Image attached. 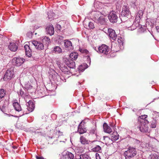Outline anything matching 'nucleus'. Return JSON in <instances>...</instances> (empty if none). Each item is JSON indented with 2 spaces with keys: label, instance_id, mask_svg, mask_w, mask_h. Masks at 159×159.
<instances>
[{
  "label": "nucleus",
  "instance_id": "46",
  "mask_svg": "<svg viewBox=\"0 0 159 159\" xmlns=\"http://www.w3.org/2000/svg\"><path fill=\"white\" fill-rule=\"evenodd\" d=\"M147 117V115H142L139 116L140 118L141 119V120H145Z\"/></svg>",
  "mask_w": 159,
  "mask_h": 159
},
{
  "label": "nucleus",
  "instance_id": "22",
  "mask_svg": "<svg viewBox=\"0 0 159 159\" xmlns=\"http://www.w3.org/2000/svg\"><path fill=\"white\" fill-rule=\"evenodd\" d=\"M10 50L12 51L15 52L17 50L18 48L17 43H11L9 46Z\"/></svg>",
  "mask_w": 159,
  "mask_h": 159
},
{
  "label": "nucleus",
  "instance_id": "53",
  "mask_svg": "<svg viewBox=\"0 0 159 159\" xmlns=\"http://www.w3.org/2000/svg\"><path fill=\"white\" fill-rule=\"evenodd\" d=\"M156 28L157 32H159V26H157L156 27Z\"/></svg>",
  "mask_w": 159,
  "mask_h": 159
},
{
  "label": "nucleus",
  "instance_id": "14",
  "mask_svg": "<svg viewBox=\"0 0 159 159\" xmlns=\"http://www.w3.org/2000/svg\"><path fill=\"white\" fill-rule=\"evenodd\" d=\"M64 47L65 49L67 50H72L73 48L71 42L68 39H65L64 40Z\"/></svg>",
  "mask_w": 159,
  "mask_h": 159
},
{
  "label": "nucleus",
  "instance_id": "38",
  "mask_svg": "<svg viewBox=\"0 0 159 159\" xmlns=\"http://www.w3.org/2000/svg\"><path fill=\"white\" fill-rule=\"evenodd\" d=\"M150 157L151 159H159V156L155 153L150 155Z\"/></svg>",
  "mask_w": 159,
  "mask_h": 159
},
{
  "label": "nucleus",
  "instance_id": "8",
  "mask_svg": "<svg viewBox=\"0 0 159 159\" xmlns=\"http://www.w3.org/2000/svg\"><path fill=\"white\" fill-rule=\"evenodd\" d=\"M143 14V13L142 10H139L138 11V13L137 14L135 18V23L137 22L136 25L134 28H133V29H135L137 27H138L139 26V23L140 21V19L142 17Z\"/></svg>",
  "mask_w": 159,
  "mask_h": 159
},
{
  "label": "nucleus",
  "instance_id": "23",
  "mask_svg": "<svg viewBox=\"0 0 159 159\" xmlns=\"http://www.w3.org/2000/svg\"><path fill=\"white\" fill-rule=\"evenodd\" d=\"M81 123L82 122L79 124L78 129V131L80 134H83L85 133L87 131L86 129L83 127L81 125Z\"/></svg>",
  "mask_w": 159,
  "mask_h": 159
},
{
  "label": "nucleus",
  "instance_id": "2",
  "mask_svg": "<svg viewBox=\"0 0 159 159\" xmlns=\"http://www.w3.org/2000/svg\"><path fill=\"white\" fill-rule=\"evenodd\" d=\"M136 153L135 148L130 147L127 151L125 152L124 155L125 159H131L136 155Z\"/></svg>",
  "mask_w": 159,
  "mask_h": 159
},
{
  "label": "nucleus",
  "instance_id": "12",
  "mask_svg": "<svg viewBox=\"0 0 159 159\" xmlns=\"http://www.w3.org/2000/svg\"><path fill=\"white\" fill-rule=\"evenodd\" d=\"M136 23L137 22L135 23V21L134 22L132 20V21L129 20L125 22V24L126 25V27L129 28V30H133L134 29H133V28L135 26Z\"/></svg>",
  "mask_w": 159,
  "mask_h": 159
},
{
  "label": "nucleus",
  "instance_id": "42",
  "mask_svg": "<svg viewBox=\"0 0 159 159\" xmlns=\"http://www.w3.org/2000/svg\"><path fill=\"white\" fill-rule=\"evenodd\" d=\"M66 156L70 159H73L74 157L73 154L70 152H68Z\"/></svg>",
  "mask_w": 159,
  "mask_h": 159
},
{
  "label": "nucleus",
  "instance_id": "15",
  "mask_svg": "<svg viewBox=\"0 0 159 159\" xmlns=\"http://www.w3.org/2000/svg\"><path fill=\"white\" fill-rule=\"evenodd\" d=\"M64 62L70 68H74L75 67V63L73 60L66 58L64 59Z\"/></svg>",
  "mask_w": 159,
  "mask_h": 159
},
{
  "label": "nucleus",
  "instance_id": "13",
  "mask_svg": "<svg viewBox=\"0 0 159 159\" xmlns=\"http://www.w3.org/2000/svg\"><path fill=\"white\" fill-rule=\"evenodd\" d=\"M108 35L110 38L113 40H115L116 38L117 34L116 33L115 31L111 29H108Z\"/></svg>",
  "mask_w": 159,
  "mask_h": 159
},
{
  "label": "nucleus",
  "instance_id": "3",
  "mask_svg": "<svg viewBox=\"0 0 159 159\" xmlns=\"http://www.w3.org/2000/svg\"><path fill=\"white\" fill-rule=\"evenodd\" d=\"M94 48L98 53L105 55L108 54L110 51L109 48L105 44H102L98 48L94 47Z\"/></svg>",
  "mask_w": 159,
  "mask_h": 159
},
{
  "label": "nucleus",
  "instance_id": "30",
  "mask_svg": "<svg viewBox=\"0 0 159 159\" xmlns=\"http://www.w3.org/2000/svg\"><path fill=\"white\" fill-rule=\"evenodd\" d=\"M70 57L71 60H75L77 58L78 54L76 52H72L70 55Z\"/></svg>",
  "mask_w": 159,
  "mask_h": 159
},
{
  "label": "nucleus",
  "instance_id": "29",
  "mask_svg": "<svg viewBox=\"0 0 159 159\" xmlns=\"http://www.w3.org/2000/svg\"><path fill=\"white\" fill-rule=\"evenodd\" d=\"M78 158L79 159H91L89 155L86 153L81 154Z\"/></svg>",
  "mask_w": 159,
  "mask_h": 159
},
{
  "label": "nucleus",
  "instance_id": "6",
  "mask_svg": "<svg viewBox=\"0 0 159 159\" xmlns=\"http://www.w3.org/2000/svg\"><path fill=\"white\" fill-rule=\"evenodd\" d=\"M25 61L24 59L19 57H17L14 58L12 59V61L13 63L16 66H19L22 64Z\"/></svg>",
  "mask_w": 159,
  "mask_h": 159
},
{
  "label": "nucleus",
  "instance_id": "36",
  "mask_svg": "<svg viewBox=\"0 0 159 159\" xmlns=\"http://www.w3.org/2000/svg\"><path fill=\"white\" fill-rule=\"evenodd\" d=\"M127 16H121H121H120V17L122 22H126L129 20Z\"/></svg>",
  "mask_w": 159,
  "mask_h": 159
},
{
  "label": "nucleus",
  "instance_id": "45",
  "mask_svg": "<svg viewBox=\"0 0 159 159\" xmlns=\"http://www.w3.org/2000/svg\"><path fill=\"white\" fill-rule=\"evenodd\" d=\"M102 14L104 16H107L108 13V11L106 10H104L101 12Z\"/></svg>",
  "mask_w": 159,
  "mask_h": 159
},
{
  "label": "nucleus",
  "instance_id": "41",
  "mask_svg": "<svg viewBox=\"0 0 159 159\" xmlns=\"http://www.w3.org/2000/svg\"><path fill=\"white\" fill-rule=\"evenodd\" d=\"M156 120H154L151 122L150 127L152 128H155L156 127Z\"/></svg>",
  "mask_w": 159,
  "mask_h": 159
},
{
  "label": "nucleus",
  "instance_id": "11",
  "mask_svg": "<svg viewBox=\"0 0 159 159\" xmlns=\"http://www.w3.org/2000/svg\"><path fill=\"white\" fill-rule=\"evenodd\" d=\"M80 52L84 54V57L87 58V63L89 65L91 63V59L90 57V53L88 51L85 49H81L80 50Z\"/></svg>",
  "mask_w": 159,
  "mask_h": 159
},
{
  "label": "nucleus",
  "instance_id": "5",
  "mask_svg": "<svg viewBox=\"0 0 159 159\" xmlns=\"http://www.w3.org/2000/svg\"><path fill=\"white\" fill-rule=\"evenodd\" d=\"M100 12L96 13L94 14V21L100 25H104L106 23L105 19L103 16L99 17Z\"/></svg>",
  "mask_w": 159,
  "mask_h": 159
},
{
  "label": "nucleus",
  "instance_id": "44",
  "mask_svg": "<svg viewBox=\"0 0 159 159\" xmlns=\"http://www.w3.org/2000/svg\"><path fill=\"white\" fill-rule=\"evenodd\" d=\"M115 45H116V46L117 45V44H116L115 43H112L111 49L115 52H117V50L115 49L114 48V47H115Z\"/></svg>",
  "mask_w": 159,
  "mask_h": 159
},
{
  "label": "nucleus",
  "instance_id": "33",
  "mask_svg": "<svg viewBox=\"0 0 159 159\" xmlns=\"http://www.w3.org/2000/svg\"><path fill=\"white\" fill-rule=\"evenodd\" d=\"M80 141L83 144H85L88 143V140L83 136L80 137Z\"/></svg>",
  "mask_w": 159,
  "mask_h": 159
},
{
  "label": "nucleus",
  "instance_id": "43",
  "mask_svg": "<svg viewBox=\"0 0 159 159\" xmlns=\"http://www.w3.org/2000/svg\"><path fill=\"white\" fill-rule=\"evenodd\" d=\"M24 87L25 89L28 90L31 89L32 87L30 85V84H25Z\"/></svg>",
  "mask_w": 159,
  "mask_h": 159
},
{
  "label": "nucleus",
  "instance_id": "39",
  "mask_svg": "<svg viewBox=\"0 0 159 159\" xmlns=\"http://www.w3.org/2000/svg\"><path fill=\"white\" fill-rule=\"evenodd\" d=\"M87 28L88 29H93L94 28V26L93 23L92 22H89L88 26H87Z\"/></svg>",
  "mask_w": 159,
  "mask_h": 159
},
{
  "label": "nucleus",
  "instance_id": "56",
  "mask_svg": "<svg viewBox=\"0 0 159 159\" xmlns=\"http://www.w3.org/2000/svg\"><path fill=\"white\" fill-rule=\"evenodd\" d=\"M97 156V153L96 154V156ZM96 157H97L96 159H97V156H96Z\"/></svg>",
  "mask_w": 159,
  "mask_h": 159
},
{
  "label": "nucleus",
  "instance_id": "18",
  "mask_svg": "<svg viewBox=\"0 0 159 159\" xmlns=\"http://www.w3.org/2000/svg\"><path fill=\"white\" fill-rule=\"evenodd\" d=\"M130 13L128 7L126 6H124L123 7L122 11L121 13V16H128L129 15Z\"/></svg>",
  "mask_w": 159,
  "mask_h": 159
},
{
  "label": "nucleus",
  "instance_id": "31",
  "mask_svg": "<svg viewBox=\"0 0 159 159\" xmlns=\"http://www.w3.org/2000/svg\"><path fill=\"white\" fill-rule=\"evenodd\" d=\"M89 133L90 134H96L97 133L96 127L95 125L92 128H91L89 130Z\"/></svg>",
  "mask_w": 159,
  "mask_h": 159
},
{
  "label": "nucleus",
  "instance_id": "19",
  "mask_svg": "<svg viewBox=\"0 0 159 159\" xmlns=\"http://www.w3.org/2000/svg\"><path fill=\"white\" fill-rule=\"evenodd\" d=\"M57 64L58 65V66H59V68H60V69L64 73V74H68L69 75H70L71 73L70 71L69 70H68L67 69V68L66 67L64 66V67H62L61 66V65L60 64H59V62L57 61Z\"/></svg>",
  "mask_w": 159,
  "mask_h": 159
},
{
  "label": "nucleus",
  "instance_id": "34",
  "mask_svg": "<svg viewBox=\"0 0 159 159\" xmlns=\"http://www.w3.org/2000/svg\"><path fill=\"white\" fill-rule=\"evenodd\" d=\"M48 15V19L49 20L51 19V20L53 18L54 16V13L52 12V11H50L49 12H48V13L47 14Z\"/></svg>",
  "mask_w": 159,
  "mask_h": 159
},
{
  "label": "nucleus",
  "instance_id": "4",
  "mask_svg": "<svg viewBox=\"0 0 159 159\" xmlns=\"http://www.w3.org/2000/svg\"><path fill=\"white\" fill-rule=\"evenodd\" d=\"M14 75V69L11 67L8 69L6 71L3 77L4 80H10L13 78Z\"/></svg>",
  "mask_w": 159,
  "mask_h": 159
},
{
  "label": "nucleus",
  "instance_id": "51",
  "mask_svg": "<svg viewBox=\"0 0 159 159\" xmlns=\"http://www.w3.org/2000/svg\"><path fill=\"white\" fill-rule=\"evenodd\" d=\"M57 27L59 30H60L61 28V25L59 24H57Z\"/></svg>",
  "mask_w": 159,
  "mask_h": 159
},
{
  "label": "nucleus",
  "instance_id": "26",
  "mask_svg": "<svg viewBox=\"0 0 159 159\" xmlns=\"http://www.w3.org/2000/svg\"><path fill=\"white\" fill-rule=\"evenodd\" d=\"M13 106L15 109L18 111H22V109L19 104L17 102H15L13 103Z\"/></svg>",
  "mask_w": 159,
  "mask_h": 159
},
{
  "label": "nucleus",
  "instance_id": "7",
  "mask_svg": "<svg viewBox=\"0 0 159 159\" xmlns=\"http://www.w3.org/2000/svg\"><path fill=\"white\" fill-rule=\"evenodd\" d=\"M108 17L111 23H115L117 21L118 17L116 12L114 11L110 12L108 14Z\"/></svg>",
  "mask_w": 159,
  "mask_h": 159
},
{
  "label": "nucleus",
  "instance_id": "16",
  "mask_svg": "<svg viewBox=\"0 0 159 159\" xmlns=\"http://www.w3.org/2000/svg\"><path fill=\"white\" fill-rule=\"evenodd\" d=\"M8 104V102L7 101L0 100V108L3 112L5 111V109L7 107Z\"/></svg>",
  "mask_w": 159,
  "mask_h": 159
},
{
  "label": "nucleus",
  "instance_id": "32",
  "mask_svg": "<svg viewBox=\"0 0 159 159\" xmlns=\"http://www.w3.org/2000/svg\"><path fill=\"white\" fill-rule=\"evenodd\" d=\"M53 51L56 53H59L62 52L61 48L59 46H56L54 48Z\"/></svg>",
  "mask_w": 159,
  "mask_h": 159
},
{
  "label": "nucleus",
  "instance_id": "55",
  "mask_svg": "<svg viewBox=\"0 0 159 159\" xmlns=\"http://www.w3.org/2000/svg\"><path fill=\"white\" fill-rule=\"evenodd\" d=\"M39 133V131H37V130L35 132V133Z\"/></svg>",
  "mask_w": 159,
  "mask_h": 159
},
{
  "label": "nucleus",
  "instance_id": "1",
  "mask_svg": "<svg viewBox=\"0 0 159 159\" xmlns=\"http://www.w3.org/2000/svg\"><path fill=\"white\" fill-rule=\"evenodd\" d=\"M148 121L146 120H140L138 123V128L140 131L143 133H148L149 128L147 125Z\"/></svg>",
  "mask_w": 159,
  "mask_h": 159
},
{
  "label": "nucleus",
  "instance_id": "25",
  "mask_svg": "<svg viewBox=\"0 0 159 159\" xmlns=\"http://www.w3.org/2000/svg\"><path fill=\"white\" fill-rule=\"evenodd\" d=\"M117 41L120 46V49H122L123 48H124V39L120 37H118L117 39Z\"/></svg>",
  "mask_w": 159,
  "mask_h": 159
},
{
  "label": "nucleus",
  "instance_id": "50",
  "mask_svg": "<svg viewBox=\"0 0 159 159\" xmlns=\"http://www.w3.org/2000/svg\"><path fill=\"white\" fill-rule=\"evenodd\" d=\"M63 76H61L60 77V78L63 81V82H66V79L65 78H64L63 79Z\"/></svg>",
  "mask_w": 159,
  "mask_h": 159
},
{
  "label": "nucleus",
  "instance_id": "52",
  "mask_svg": "<svg viewBox=\"0 0 159 159\" xmlns=\"http://www.w3.org/2000/svg\"><path fill=\"white\" fill-rule=\"evenodd\" d=\"M28 113L27 112H22V113L21 114H20V116H22L23 115H24V114H28Z\"/></svg>",
  "mask_w": 159,
  "mask_h": 159
},
{
  "label": "nucleus",
  "instance_id": "37",
  "mask_svg": "<svg viewBox=\"0 0 159 159\" xmlns=\"http://www.w3.org/2000/svg\"><path fill=\"white\" fill-rule=\"evenodd\" d=\"M5 93L4 89H1L0 90V100H1L5 95Z\"/></svg>",
  "mask_w": 159,
  "mask_h": 159
},
{
  "label": "nucleus",
  "instance_id": "54",
  "mask_svg": "<svg viewBox=\"0 0 159 159\" xmlns=\"http://www.w3.org/2000/svg\"><path fill=\"white\" fill-rule=\"evenodd\" d=\"M98 2H95L94 3V6L96 7L97 8H98L97 7V4H98Z\"/></svg>",
  "mask_w": 159,
  "mask_h": 159
},
{
  "label": "nucleus",
  "instance_id": "20",
  "mask_svg": "<svg viewBox=\"0 0 159 159\" xmlns=\"http://www.w3.org/2000/svg\"><path fill=\"white\" fill-rule=\"evenodd\" d=\"M25 54L27 56L30 57L31 56V50L30 46L27 44H25L24 46Z\"/></svg>",
  "mask_w": 159,
  "mask_h": 159
},
{
  "label": "nucleus",
  "instance_id": "10",
  "mask_svg": "<svg viewBox=\"0 0 159 159\" xmlns=\"http://www.w3.org/2000/svg\"><path fill=\"white\" fill-rule=\"evenodd\" d=\"M31 42L37 49L38 50H42L44 49V46L43 43L41 42L35 40L33 41H31Z\"/></svg>",
  "mask_w": 159,
  "mask_h": 159
},
{
  "label": "nucleus",
  "instance_id": "27",
  "mask_svg": "<svg viewBox=\"0 0 159 159\" xmlns=\"http://www.w3.org/2000/svg\"><path fill=\"white\" fill-rule=\"evenodd\" d=\"M42 41L43 43V44L48 45L50 43V39L47 37H45L42 39Z\"/></svg>",
  "mask_w": 159,
  "mask_h": 159
},
{
  "label": "nucleus",
  "instance_id": "57",
  "mask_svg": "<svg viewBox=\"0 0 159 159\" xmlns=\"http://www.w3.org/2000/svg\"><path fill=\"white\" fill-rule=\"evenodd\" d=\"M85 22V21H84V24Z\"/></svg>",
  "mask_w": 159,
  "mask_h": 159
},
{
  "label": "nucleus",
  "instance_id": "21",
  "mask_svg": "<svg viewBox=\"0 0 159 159\" xmlns=\"http://www.w3.org/2000/svg\"><path fill=\"white\" fill-rule=\"evenodd\" d=\"M46 29L47 33L50 35L53 34L54 31V28L52 25H50L48 26Z\"/></svg>",
  "mask_w": 159,
  "mask_h": 159
},
{
  "label": "nucleus",
  "instance_id": "40",
  "mask_svg": "<svg viewBox=\"0 0 159 159\" xmlns=\"http://www.w3.org/2000/svg\"><path fill=\"white\" fill-rule=\"evenodd\" d=\"M63 134L62 132H61L60 131L58 130L57 132H56V134L54 136L53 135L52 137H51V138H52V137H59L60 135H62Z\"/></svg>",
  "mask_w": 159,
  "mask_h": 159
},
{
  "label": "nucleus",
  "instance_id": "48",
  "mask_svg": "<svg viewBox=\"0 0 159 159\" xmlns=\"http://www.w3.org/2000/svg\"><path fill=\"white\" fill-rule=\"evenodd\" d=\"M40 27V26L38 25H36L34 26V29L36 30L37 29H38Z\"/></svg>",
  "mask_w": 159,
  "mask_h": 159
},
{
  "label": "nucleus",
  "instance_id": "35",
  "mask_svg": "<svg viewBox=\"0 0 159 159\" xmlns=\"http://www.w3.org/2000/svg\"><path fill=\"white\" fill-rule=\"evenodd\" d=\"M92 150L94 152H100L101 150V148L99 145H97L96 147L93 148Z\"/></svg>",
  "mask_w": 159,
  "mask_h": 159
},
{
  "label": "nucleus",
  "instance_id": "28",
  "mask_svg": "<svg viewBox=\"0 0 159 159\" xmlns=\"http://www.w3.org/2000/svg\"><path fill=\"white\" fill-rule=\"evenodd\" d=\"M88 67V65L86 63L82 64L79 67V70L81 71H83Z\"/></svg>",
  "mask_w": 159,
  "mask_h": 159
},
{
  "label": "nucleus",
  "instance_id": "9",
  "mask_svg": "<svg viewBox=\"0 0 159 159\" xmlns=\"http://www.w3.org/2000/svg\"><path fill=\"white\" fill-rule=\"evenodd\" d=\"M119 135L116 132H113L111 134L110 137L107 136H103L104 140L111 139L112 141H115L119 139Z\"/></svg>",
  "mask_w": 159,
  "mask_h": 159
},
{
  "label": "nucleus",
  "instance_id": "49",
  "mask_svg": "<svg viewBox=\"0 0 159 159\" xmlns=\"http://www.w3.org/2000/svg\"><path fill=\"white\" fill-rule=\"evenodd\" d=\"M36 158L37 159H45L42 157H38V156H36Z\"/></svg>",
  "mask_w": 159,
  "mask_h": 159
},
{
  "label": "nucleus",
  "instance_id": "47",
  "mask_svg": "<svg viewBox=\"0 0 159 159\" xmlns=\"http://www.w3.org/2000/svg\"><path fill=\"white\" fill-rule=\"evenodd\" d=\"M18 94L19 95L22 96L24 95V92L21 89L19 90V91L18 92Z\"/></svg>",
  "mask_w": 159,
  "mask_h": 159
},
{
  "label": "nucleus",
  "instance_id": "17",
  "mask_svg": "<svg viewBox=\"0 0 159 159\" xmlns=\"http://www.w3.org/2000/svg\"><path fill=\"white\" fill-rule=\"evenodd\" d=\"M27 109L28 111L31 112L34 110L35 108V105L32 101L30 100L27 104Z\"/></svg>",
  "mask_w": 159,
  "mask_h": 159
},
{
  "label": "nucleus",
  "instance_id": "24",
  "mask_svg": "<svg viewBox=\"0 0 159 159\" xmlns=\"http://www.w3.org/2000/svg\"><path fill=\"white\" fill-rule=\"evenodd\" d=\"M103 129L104 132L108 133H110L112 131V129L107 123H104L103 125Z\"/></svg>",
  "mask_w": 159,
  "mask_h": 159
}]
</instances>
